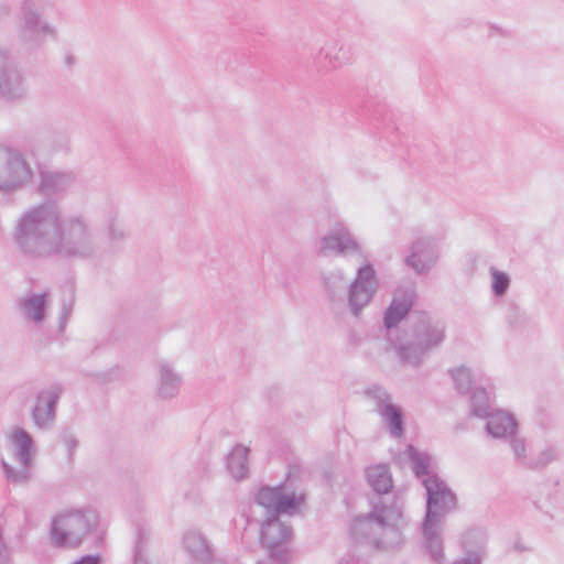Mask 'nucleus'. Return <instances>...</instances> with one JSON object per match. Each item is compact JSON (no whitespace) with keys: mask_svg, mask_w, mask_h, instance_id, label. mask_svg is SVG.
Listing matches in <instances>:
<instances>
[{"mask_svg":"<svg viewBox=\"0 0 564 564\" xmlns=\"http://www.w3.org/2000/svg\"><path fill=\"white\" fill-rule=\"evenodd\" d=\"M26 94L28 86L22 70L13 64H2V102H20Z\"/></svg>","mask_w":564,"mask_h":564,"instance_id":"obj_16","label":"nucleus"},{"mask_svg":"<svg viewBox=\"0 0 564 564\" xmlns=\"http://www.w3.org/2000/svg\"><path fill=\"white\" fill-rule=\"evenodd\" d=\"M183 546L185 551L197 563H205L213 558L212 549L205 534L197 530L191 529L183 536Z\"/></svg>","mask_w":564,"mask_h":564,"instance_id":"obj_21","label":"nucleus"},{"mask_svg":"<svg viewBox=\"0 0 564 564\" xmlns=\"http://www.w3.org/2000/svg\"><path fill=\"white\" fill-rule=\"evenodd\" d=\"M486 555L484 545H477L473 550H465V555L460 560L455 561L453 564H481Z\"/></svg>","mask_w":564,"mask_h":564,"instance_id":"obj_34","label":"nucleus"},{"mask_svg":"<svg viewBox=\"0 0 564 564\" xmlns=\"http://www.w3.org/2000/svg\"><path fill=\"white\" fill-rule=\"evenodd\" d=\"M367 480L378 495L388 494L393 486L388 468L382 465L368 468Z\"/></svg>","mask_w":564,"mask_h":564,"instance_id":"obj_25","label":"nucleus"},{"mask_svg":"<svg viewBox=\"0 0 564 564\" xmlns=\"http://www.w3.org/2000/svg\"><path fill=\"white\" fill-rule=\"evenodd\" d=\"M50 536L57 547L76 549L84 543L99 546L104 542L105 530L95 509H67L53 518Z\"/></svg>","mask_w":564,"mask_h":564,"instance_id":"obj_6","label":"nucleus"},{"mask_svg":"<svg viewBox=\"0 0 564 564\" xmlns=\"http://www.w3.org/2000/svg\"><path fill=\"white\" fill-rule=\"evenodd\" d=\"M73 306H74V297L73 296L70 297L68 303H66V302L63 303L62 315H61V319H62L61 327L62 328L64 327L66 319L70 315V313L73 311Z\"/></svg>","mask_w":564,"mask_h":564,"instance_id":"obj_37","label":"nucleus"},{"mask_svg":"<svg viewBox=\"0 0 564 564\" xmlns=\"http://www.w3.org/2000/svg\"><path fill=\"white\" fill-rule=\"evenodd\" d=\"M445 337V326L441 322L432 321L426 315L421 316L413 327L412 338L429 352L441 346Z\"/></svg>","mask_w":564,"mask_h":564,"instance_id":"obj_17","label":"nucleus"},{"mask_svg":"<svg viewBox=\"0 0 564 564\" xmlns=\"http://www.w3.org/2000/svg\"><path fill=\"white\" fill-rule=\"evenodd\" d=\"M440 258L438 247L432 237H419L411 247L405 258V264L416 274L430 272L437 263Z\"/></svg>","mask_w":564,"mask_h":564,"instance_id":"obj_13","label":"nucleus"},{"mask_svg":"<svg viewBox=\"0 0 564 564\" xmlns=\"http://www.w3.org/2000/svg\"><path fill=\"white\" fill-rule=\"evenodd\" d=\"M134 564H148L145 550V532L140 531L134 545Z\"/></svg>","mask_w":564,"mask_h":564,"instance_id":"obj_35","label":"nucleus"},{"mask_svg":"<svg viewBox=\"0 0 564 564\" xmlns=\"http://www.w3.org/2000/svg\"><path fill=\"white\" fill-rule=\"evenodd\" d=\"M449 373L457 392L467 393L471 390L473 383L476 380V375L471 371L470 368L466 366H459L451 369Z\"/></svg>","mask_w":564,"mask_h":564,"instance_id":"obj_27","label":"nucleus"},{"mask_svg":"<svg viewBox=\"0 0 564 564\" xmlns=\"http://www.w3.org/2000/svg\"><path fill=\"white\" fill-rule=\"evenodd\" d=\"M324 58L330 68H339L349 62L347 50L344 45L332 43L323 50Z\"/></svg>","mask_w":564,"mask_h":564,"instance_id":"obj_29","label":"nucleus"},{"mask_svg":"<svg viewBox=\"0 0 564 564\" xmlns=\"http://www.w3.org/2000/svg\"><path fill=\"white\" fill-rule=\"evenodd\" d=\"M76 173L68 170H41L37 191L52 197L66 193L74 186Z\"/></svg>","mask_w":564,"mask_h":564,"instance_id":"obj_15","label":"nucleus"},{"mask_svg":"<svg viewBox=\"0 0 564 564\" xmlns=\"http://www.w3.org/2000/svg\"><path fill=\"white\" fill-rule=\"evenodd\" d=\"M426 491L425 516L422 522V534L425 550L432 561L443 564V524L446 517L457 508V497L448 485L437 476L423 479Z\"/></svg>","mask_w":564,"mask_h":564,"instance_id":"obj_4","label":"nucleus"},{"mask_svg":"<svg viewBox=\"0 0 564 564\" xmlns=\"http://www.w3.org/2000/svg\"><path fill=\"white\" fill-rule=\"evenodd\" d=\"M19 249L33 258L58 256L89 260L99 253L94 228L82 214L62 215L59 205L46 200L24 210L15 226Z\"/></svg>","mask_w":564,"mask_h":564,"instance_id":"obj_1","label":"nucleus"},{"mask_svg":"<svg viewBox=\"0 0 564 564\" xmlns=\"http://www.w3.org/2000/svg\"><path fill=\"white\" fill-rule=\"evenodd\" d=\"M323 292L333 306L345 301L354 316H359L368 306L379 289V279L373 267L367 262L357 270L351 282H348L343 269H333L322 274Z\"/></svg>","mask_w":564,"mask_h":564,"instance_id":"obj_3","label":"nucleus"},{"mask_svg":"<svg viewBox=\"0 0 564 564\" xmlns=\"http://www.w3.org/2000/svg\"><path fill=\"white\" fill-rule=\"evenodd\" d=\"M59 442L66 449L67 460L70 463L73 462L74 454L78 447V438L76 434L69 430H63L59 434Z\"/></svg>","mask_w":564,"mask_h":564,"instance_id":"obj_33","label":"nucleus"},{"mask_svg":"<svg viewBox=\"0 0 564 564\" xmlns=\"http://www.w3.org/2000/svg\"><path fill=\"white\" fill-rule=\"evenodd\" d=\"M248 452L242 445H236L227 457V468L236 479H242L248 473Z\"/></svg>","mask_w":564,"mask_h":564,"instance_id":"obj_24","label":"nucleus"},{"mask_svg":"<svg viewBox=\"0 0 564 564\" xmlns=\"http://www.w3.org/2000/svg\"><path fill=\"white\" fill-rule=\"evenodd\" d=\"M256 502L267 511V519L261 527V542L264 546L288 542L292 530L279 519V514H294L305 502L303 492L290 491L283 485L259 488Z\"/></svg>","mask_w":564,"mask_h":564,"instance_id":"obj_5","label":"nucleus"},{"mask_svg":"<svg viewBox=\"0 0 564 564\" xmlns=\"http://www.w3.org/2000/svg\"><path fill=\"white\" fill-rule=\"evenodd\" d=\"M46 293L32 294L20 302V307L25 319L34 324H41L45 319Z\"/></svg>","mask_w":564,"mask_h":564,"instance_id":"obj_23","label":"nucleus"},{"mask_svg":"<svg viewBox=\"0 0 564 564\" xmlns=\"http://www.w3.org/2000/svg\"><path fill=\"white\" fill-rule=\"evenodd\" d=\"M486 419V431L492 438L509 442L519 433L518 422L509 412L497 410Z\"/></svg>","mask_w":564,"mask_h":564,"instance_id":"obj_20","label":"nucleus"},{"mask_svg":"<svg viewBox=\"0 0 564 564\" xmlns=\"http://www.w3.org/2000/svg\"><path fill=\"white\" fill-rule=\"evenodd\" d=\"M204 564H225L224 561L218 558H210L209 561L205 562Z\"/></svg>","mask_w":564,"mask_h":564,"instance_id":"obj_41","label":"nucleus"},{"mask_svg":"<svg viewBox=\"0 0 564 564\" xmlns=\"http://www.w3.org/2000/svg\"><path fill=\"white\" fill-rule=\"evenodd\" d=\"M507 443L514 464L524 469H542L557 458V453L552 446H546L534 453L527 438L520 433Z\"/></svg>","mask_w":564,"mask_h":564,"instance_id":"obj_11","label":"nucleus"},{"mask_svg":"<svg viewBox=\"0 0 564 564\" xmlns=\"http://www.w3.org/2000/svg\"><path fill=\"white\" fill-rule=\"evenodd\" d=\"M411 467L417 478L423 482L424 478L429 476H435L431 473L430 468L432 465V456L427 453H421L416 451L412 445L408 447Z\"/></svg>","mask_w":564,"mask_h":564,"instance_id":"obj_26","label":"nucleus"},{"mask_svg":"<svg viewBox=\"0 0 564 564\" xmlns=\"http://www.w3.org/2000/svg\"><path fill=\"white\" fill-rule=\"evenodd\" d=\"M72 148V140L66 134H56L52 141V150L55 153H68Z\"/></svg>","mask_w":564,"mask_h":564,"instance_id":"obj_36","label":"nucleus"},{"mask_svg":"<svg viewBox=\"0 0 564 564\" xmlns=\"http://www.w3.org/2000/svg\"><path fill=\"white\" fill-rule=\"evenodd\" d=\"M368 395L375 403V411L386 422L390 434L400 437L403 434V413L400 406L392 403L391 394L382 387L368 390Z\"/></svg>","mask_w":564,"mask_h":564,"instance_id":"obj_12","label":"nucleus"},{"mask_svg":"<svg viewBox=\"0 0 564 564\" xmlns=\"http://www.w3.org/2000/svg\"><path fill=\"white\" fill-rule=\"evenodd\" d=\"M265 547L268 550L269 560L273 564H291L293 552L286 542Z\"/></svg>","mask_w":564,"mask_h":564,"instance_id":"obj_32","label":"nucleus"},{"mask_svg":"<svg viewBox=\"0 0 564 564\" xmlns=\"http://www.w3.org/2000/svg\"><path fill=\"white\" fill-rule=\"evenodd\" d=\"M101 557L99 555H84L72 564H100Z\"/></svg>","mask_w":564,"mask_h":564,"instance_id":"obj_38","label":"nucleus"},{"mask_svg":"<svg viewBox=\"0 0 564 564\" xmlns=\"http://www.w3.org/2000/svg\"><path fill=\"white\" fill-rule=\"evenodd\" d=\"M415 299L413 289L398 290L383 316L386 328L395 327L409 314Z\"/></svg>","mask_w":564,"mask_h":564,"instance_id":"obj_19","label":"nucleus"},{"mask_svg":"<svg viewBox=\"0 0 564 564\" xmlns=\"http://www.w3.org/2000/svg\"><path fill=\"white\" fill-rule=\"evenodd\" d=\"M63 388L52 384L41 390L31 411L34 425L39 429H47L56 417V405L62 395Z\"/></svg>","mask_w":564,"mask_h":564,"instance_id":"obj_14","label":"nucleus"},{"mask_svg":"<svg viewBox=\"0 0 564 564\" xmlns=\"http://www.w3.org/2000/svg\"><path fill=\"white\" fill-rule=\"evenodd\" d=\"M339 564H366V563L360 561L358 557H356L352 554H347L345 557H343L340 560Z\"/></svg>","mask_w":564,"mask_h":564,"instance_id":"obj_40","label":"nucleus"},{"mask_svg":"<svg viewBox=\"0 0 564 564\" xmlns=\"http://www.w3.org/2000/svg\"><path fill=\"white\" fill-rule=\"evenodd\" d=\"M54 7L55 0L20 1L17 34L25 48L40 50L47 40H57V26L44 17V12L52 10Z\"/></svg>","mask_w":564,"mask_h":564,"instance_id":"obj_7","label":"nucleus"},{"mask_svg":"<svg viewBox=\"0 0 564 564\" xmlns=\"http://www.w3.org/2000/svg\"><path fill=\"white\" fill-rule=\"evenodd\" d=\"M395 352L402 364L409 365L414 369L420 368L429 355V351L413 338L410 340H400L399 344L395 345Z\"/></svg>","mask_w":564,"mask_h":564,"instance_id":"obj_22","label":"nucleus"},{"mask_svg":"<svg viewBox=\"0 0 564 564\" xmlns=\"http://www.w3.org/2000/svg\"><path fill=\"white\" fill-rule=\"evenodd\" d=\"M372 511L354 519L350 534L358 543L376 550H392L402 542L405 524L401 505L394 498L372 499Z\"/></svg>","mask_w":564,"mask_h":564,"instance_id":"obj_2","label":"nucleus"},{"mask_svg":"<svg viewBox=\"0 0 564 564\" xmlns=\"http://www.w3.org/2000/svg\"><path fill=\"white\" fill-rule=\"evenodd\" d=\"M158 380L155 387V397L159 400L174 399L181 389L182 377L175 368L165 360L156 364Z\"/></svg>","mask_w":564,"mask_h":564,"instance_id":"obj_18","label":"nucleus"},{"mask_svg":"<svg viewBox=\"0 0 564 564\" xmlns=\"http://www.w3.org/2000/svg\"><path fill=\"white\" fill-rule=\"evenodd\" d=\"M8 449L15 462L19 463V468H13L2 459V469L9 481L22 485L30 480L31 470L34 465V458L37 453V447L32 435L21 426H12L7 432Z\"/></svg>","mask_w":564,"mask_h":564,"instance_id":"obj_8","label":"nucleus"},{"mask_svg":"<svg viewBox=\"0 0 564 564\" xmlns=\"http://www.w3.org/2000/svg\"><path fill=\"white\" fill-rule=\"evenodd\" d=\"M489 273L491 276V291L496 296H503L509 286L511 279L508 273L490 267Z\"/></svg>","mask_w":564,"mask_h":564,"instance_id":"obj_31","label":"nucleus"},{"mask_svg":"<svg viewBox=\"0 0 564 564\" xmlns=\"http://www.w3.org/2000/svg\"><path fill=\"white\" fill-rule=\"evenodd\" d=\"M494 35L507 36V35H509V32L506 29H503L502 26L491 24L489 26V36H494Z\"/></svg>","mask_w":564,"mask_h":564,"instance_id":"obj_39","label":"nucleus"},{"mask_svg":"<svg viewBox=\"0 0 564 564\" xmlns=\"http://www.w3.org/2000/svg\"><path fill=\"white\" fill-rule=\"evenodd\" d=\"M470 409L474 416L486 419L494 411L489 403V398L485 389L477 388L473 391L470 397Z\"/></svg>","mask_w":564,"mask_h":564,"instance_id":"obj_28","label":"nucleus"},{"mask_svg":"<svg viewBox=\"0 0 564 564\" xmlns=\"http://www.w3.org/2000/svg\"><path fill=\"white\" fill-rule=\"evenodd\" d=\"M33 178V170L24 154L14 148L2 147V193L22 189Z\"/></svg>","mask_w":564,"mask_h":564,"instance_id":"obj_9","label":"nucleus"},{"mask_svg":"<svg viewBox=\"0 0 564 564\" xmlns=\"http://www.w3.org/2000/svg\"><path fill=\"white\" fill-rule=\"evenodd\" d=\"M316 252L322 257L362 256L361 247L344 225L334 226L316 241Z\"/></svg>","mask_w":564,"mask_h":564,"instance_id":"obj_10","label":"nucleus"},{"mask_svg":"<svg viewBox=\"0 0 564 564\" xmlns=\"http://www.w3.org/2000/svg\"><path fill=\"white\" fill-rule=\"evenodd\" d=\"M127 237L128 234L124 227L113 218L107 227V239L109 249L113 251L121 249V247L127 240Z\"/></svg>","mask_w":564,"mask_h":564,"instance_id":"obj_30","label":"nucleus"}]
</instances>
